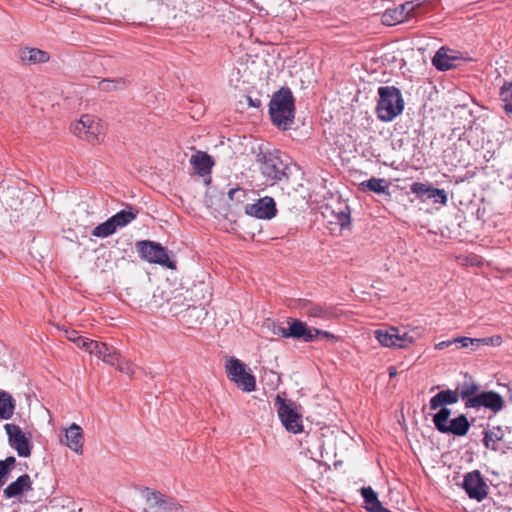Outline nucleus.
Segmentation results:
<instances>
[{"instance_id": "2", "label": "nucleus", "mask_w": 512, "mask_h": 512, "mask_svg": "<svg viewBox=\"0 0 512 512\" xmlns=\"http://www.w3.org/2000/svg\"><path fill=\"white\" fill-rule=\"evenodd\" d=\"M378 95L376 111L379 119L389 122L402 113L404 101L399 89L394 86H382L378 89Z\"/></svg>"}, {"instance_id": "13", "label": "nucleus", "mask_w": 512, "mask_h": 512, "mask_svg": "<svg viewBox=\"0 0 512 512\" xmlns=\"http://www.w3.org/2000/svg\"><path fill=\"white\" fill-rule=\"evenodd\" d=\"M4 428L8 435L10 446L16 450L20 457H29L31 454V443L22 429L12 423L6 424Z\"/></svg>"}, {"instance_id": "34", "label": "nucleus", "mask_w": 512, "mask_h": 512, "mask_svg": "<svg viewBox=\"0 0 512 512\" xmlns=\"http://www.w3.org/2000/svg\"><path fill=\"white\" fill-rule=\"evenodd\" d=\"M431 190H432V186H429V185L421 183V182H415L411 185L412 193L416 194L418 197L427 195V198H429V194H430Z\"/></svg>"}, {"instance_id": "35", "label": "nucleus", "mask_w": 512, "mask_h": 512, "mask_svg": "<svg viewBox=\"0 0 512 512\" xmlns=\"http://www.w3.org/2000/svg\"><path fill=\"white\" fill-rule=\"evenodd\" d=\"M429 199H433L435 203H440L445 205L447 203V193L444 189H438L432 187V190L429 194Z\"/></svg>"}, {"instance_id": "30", "label": "nucleus", "mask_w": 512, "mask_h": 512, "mask_svg": "<svg viewBox=\"0 0 512 512\" xmlns=\"http://www.w3.org/2000/svg\"><path fill=\"white\" fill-rule=\"evenodd\" d=\"M503 109L507 114L512 113V83H505L500 91Z\"/></svg>"}, {"instance_id": "36", "label": "nucleus", "mask_w": 512, "mask_h": 512, "mask_svg": "<svg viewBox=\"0 0 512 512\" xmlns=\"http://www.w3.org/2000/svg\"><path fill=\"white\" fill-rule=\"evenodd\" d=\"M228 197L232 201L242 203L247 197V192L243 188H233L228 192Z\"/></svg>"}, {"instance_id": "31", "label": "nucleus", "mask_w": 512, "mask_h": 512, "mask_svg": "<svg viewBox=\"0 0 512 512\" xmlns=\"http://www.w3.org/2000/svg\"><path fill=\"white\" fill-rule=\"evenodd\" d=\"M304 314L307 315L310 318H326L329 315V312L327 309L322 307L319 304H308L305 307H303Z\"/></svg>"}, {"instance_id": "17", "label": "nucleus", "mask_w": 512, "mask_h": 512, "mask_svg": "<svg viewBox=\"0 0 512 512\" xmlns=\"http://www.w3.org/2000/svg\"><path fill=\"white\" fill-rule=\"evenodd\" d=\"M287 323L289 325L290 338L299 339L304 342L314 341V328H310L306 323L294 318H288Z\"/></svg>"}, {"instance_id": "9", "label": "nucleus", "mask_w": 512, "mask_h": 512, "mask_svg": "<svg viewBox=\"0 0 512 512\" xmlns=\"http://www.w3.org/2000/svg\"><path fill=\"white\" fill-rule=\"evenodd\" d=\"M262 174L271 181H280L286 176L287 164L283 161L279 151L262 153L259 155Z\"/></svg>"}, {"instance_id": "22", "label": "nucleus", "mask_w": 512, "mask_h": 512, "mask_svg": "<svg viewBox=\"0 0 512 512\" xmlns=\"http://www.w3.org/2000/svg\"><path fill=\"white\" fill-rule=\"evenodd\" d=\"M32 481L28 474L19 476L15 481L10 483L4 489V495L6 498H13L25 491L31 490Z\"/></svg>"}, {"instance_id": "28", "label": "nucleus", "mask_w": 512, "mask_h": 512, "mask_svg": "<svg viewBox=\"0 0 512 512\" xmlns=\"http://www.w3.org/2000/svg\"><path fill=\"white\" fill-rule=\"evenodd\" d=\"M360 188L363 191H372L377 194L388 193V184L385 179L371 178L360 183Z\"/></svg>"}, {"instance_id": "32", "label": "nucleus", "mask_w": 512, "mask_h": 512, "mask_svg": "<svg viewBox=\"0 0 512 512\" xmlns=\"http://www.w3.org/2000/svg\"><path fill=\"white\" fill-rule=\"evenodd\" d=\"M125 86V81L122 79H116V80H110V79H103L99 83V87L102 91H113L116 89H121Z\"/></svg>"}, {"instance_id": "1", "label": "nucleus", "mask_w": 512, "mask_h": 512, "mask_svg": "<svg viewBox=\"0 0 512 512\" xmlns=\"http://www.w3.org/2000/svg\"><path fill=\"white\" fill-rule=\"evenodd\" d=\"M294 98L289 88H281L276 92L269 104L272 123L282 130L291 127L294 121Z\"/></svg>"}, {"instance_id": "27", "label": "nucleus", "mask_w": 512, "mask_h": 512, "mask_svg": "<svg viewBox=\"0 0 512 512\" xmlns=\"http://www.w3.org/2000/svg\"><path fill=\"white\" fill-rule=\"evenodd\" d=\"M479 388V385L472 378H469L461 383L455 391L458 392L459 398L467 402L468 399L476 396Z\"/></svg>"}, {"instance_id": "24", "label": "nucleus", "mask_w": 512, "mask_h": 512, "mask_svg": "<svg viewBox=\"0 0 512 512\" xmlns=\"http://www.w3.org/2000/svg\"><path fill=\"white\" fill-rule=\"evenodd\" d=\"M152 499L156 512H181V506L172 498H165L162 494L153 492Z\"/></svg>"}, {"instance_id": "26", "label": "nucleus", "mask_w": 512, "mask_h": 512, "mask_svg": "<svg viewBox=\"0 0 512 512\" xmlns=\"http://www.w3.org/2000/svg\"><path fill=\"white\" fill-rule=\"evenodd\" d=\"M361 495L364 499L365 508L369 512H379L382 509V504L378 499L376 492L371 487H363Z\"/></svg>"}, {"instance_id": "29", "label": "nucleus", "mask_w": 512, "mask_h": 512, "mask_svg": "<svg viewBox=\"0 0 512 512\" xmlns=\"http://www.w3.org/2000/svg\"><path fill=\"white\" fill-rule=\"evenodd\" d=\"M503 435L500 427L485 431L483 439L485 447L496 451L498 449L497 442L502 440Z\"/></svg>"}, {"instance_id": "25", "label": "nucleus", "mask_w": 512, "mask_h": 512, "mask_svg": "<svg viewBox=\"0 0 512 512\" xmlns=\"http://www.w3.org/2000/svg\"><path fill=\"white\" fill-rule=\"evenodd\" d=\"M15 400L5 391H0V419L8 420L12 417L15 410Z\"/></svg>"}, {"instance_id": "38", "label": "nucleus", "mask_w": 512, "mask_h": 512, "mask_svg": "<svg viewBox=\"0 0 512 512\" xmlns=\"http://www.w3.org/2000/svg\"><path fill=\"white\" fill-rule=\"evenodd\" d=\"M314 334V341H317V340H327V341H331V342H336L337 341V337L328 332V331H324V330H320V329H317V328H314L313 330Z\"/></svg>"}, {"instance_id": "47", "label": "nucleus", "mask_w": 512, "mask_h": 512, "mask_svg": "<svg viewBox=\"0 0 512 512\" xmlns=\"http://www.w3.org/2000/svg\"><path fill=\"white\" fill-rule=\"evenodd\" d=\"M388 373H389L390 378L395 377V376L397 375V369H396V367H394V366H390V367L388 368Z\"/></svg>"}, {"instance_id": "20", "label": "nucleus", "mask_w": 512, "mask_h": 512, "mask_svg": "<svg viewBox=\"0 0 512 512\" xmlns=\"http://www.w3.org/2000/svg\"><path fill=\"white\" fill-rule=\"evenodd\" d=\"M458 58L453 52L444 47L440 48L432 59L433 65L440 71H447L456 66Z\"/></svg>"}, {"instance_id": "44", "label": "nucleus", "mask_w": 512, "mask_h": 512, "mask_svg": "<svg viewBox=\"0 0 512 512\" xmlns=\"http://www.w3.org/2000/svg\"><path fill=\"white\" fill-rule=\"evenodd\" d=\"M452 344H456V342H454V339H452V340H446V341H441V342H439V343H437V344L435 345V349H437V350H443V349H445V348H447V347H450Z\"/></svg>"}, {"instance_id": "41", "label": "nucleus", "mask_w": 512, "mask_h": 512, "mask_svg": "<svg viewBox=\"0 0 512 512\" xmlns=\"http://www.w3.org/2000/svg\"><path fill=\"white\" fill-rule=\"evenodd\" d=\"M484 339V345L498 346L501 344L500 336L487 337Z\"/></svg>"}, {"instance_id": "6", "label": "nucleus", "mask_w": 512, "mask_h": 512, "mask_svg": "<svg viewBox=\"0 0 512 512\" xmlns=\"http://www.w3.org/2000/svg\"><path fill=\"white\" fill-rule=\"evenodd\" d=\"M225 370L227 377L244 392H252L256 389L255 376L246 371V365L235 357L226 359Z\"/></svg>"}, {"instance_id": "19", "label": "nucleus", "mask_w": 512, "mask_h": 512, "mask_svg": "<svg viewBox=\"0 0 512 512\" xmlns=\"http://www.w3.org/2000/svg\"><path fill=\"white\" fill-rule=\"evenodd\" d=\"M459 400L458 392L451 389L442 390L430 399L429 407L431 410L438 408H447V405H453Z\"/></svg>"}, {"instance_id": "5", "label": "nucleus", "mask_w": 512, "mask_h": 512, "mask_svg": "<svg viewBox=\"0 0 512 512\" xmlns=\"http://www.w3.org/2000/svg\"><path fill=\"white\" fill-rule=\"evenodd\" d=\"M277 413L285 429L297 434L303 431L302 415L297 411V405L277 395L275 398Z\"/></svg>"}, {"instance_id": "8", "label": "nucleus", "mask_w": 512, "mask_h": 512, "mask_svg": "<svg viewBox=\"0 0 512 512\" xmlns=\"http://www.w3.org/2000/svg\"><path fill=\"white\" fill-rule=\"evenodd\" d=\"M137 251L142 259L174 269L175 263L170 260L168 253L159 243L143 240L136 243Z\"/></svg>"}, {"instance_id": "10", "label": "nucleus", "mask_w": 512, "mask_h": 512, "mask_svg": "<svg viewBox=\"0 0 512 512\" xmlns=\"http://www.w3.org/2000/svg\"><path fill=\"white\" fill-rule=\"evenodd\" d=\"M71 130L76 136L90 143L98 142L102 134L100 120L92 115H83L72 125Z\"/></svg>"}, {"instance_id": "33", "label": "nucleus", "mask_w": 512, "mask_h": 512, "mask_svg": "<svg viewBox=\"0 0 512 512\" xmlns=\"http://www.w3.org/2000/svg\"><path fill=\"white\" fill-rule=\"evenodd\" d=\"M116 369L128 376H133L134 374V367L133 365L127 361L126 359H123L121 355L119 354V359L116 360V364L114 365Z\"/></svg>"}, {"instance_id": "15", "label": "nucleus", "mask_w": 512, "mask_h": 512, "mask_svg": "<svg viewBox=\"0 0 512 512\" xmlns=\"http://www.w3.org/2000/svg\"><path fill=\"white\" fill-rule=\"evenodd\" d=\"M245 212L258 219H271L276 215L277 209L274 199L265 196L255 203L246 205Z\"/></svg>"}, {"instance_id": "16", "label": "nucleus", "mask_w": 512, "mask_h": 512, "mask_svg": "<svg viewBox=\"0 0 512 512\" xmlns=\"http://www.w3.org/2000/svg\"><path fill=\"white\" fill-rule=\"evenodd\" d=\"M61 443L66 445L70 450L76 454L83 453L84 436L82 428L78 424H71L65 430V438L61 440Z\"/></svg>"}, {"instance_id": "37", "label": "nucleus", "mask_w": 512, "mask_h": 512, "mask_svg": "<svg viewBox=\"0 0 512 512\" xmlns=\"http://www.w3.org/2000/svg\"><path fill=\"white\" fill-rule=\"evenodd\" d=\"M76 345L87 351L88 353L92 354L93 353V348H94V345L96 344L97 341L95 340H92V339H89V338H85V337H80V338H77L76 339Z\"/></svg>"}, {"instance_id": "18", "label": "nucleus", "mask_w": 512, "mask_h": 512, "mask_svg": "<svg viewBox=\"0 0 512 512\" xmlns=\"http://www.w3.org/2000/svg\"><path fill=\"white\" fill-rule=\"evenodd\" d=\"M19 59L23 65L29 66L48 62L50 55L38 48L25 47L19 50Z\"/></svg>"}, {"instance_id": "48", "label": "nucleus", "mask_w": 512, "mask_h": 512, "mask_svg": "<svg viewBox=\"0 0 512 512\" xmlns=\"http://www.w3.org/2000/svg\"><path fill=\"white\" fill-rule=\"evenodd\" d=\"M248 100H249V104H250L251 106H253V107H259V105H260V101H259V100H257V101H253L250 97L248 98Z\"/></svg>"}, {"instance_id": "40", "label": "nucleus", "mask_w": 512, "mask_h": 512, "mask_svg": "<svg viewBox=\"0 0 512 512\" xmlns=\"http://www.w3.org/2000/svg\"><path fill=\"white\" fill-rule=\"evenodd\" d=\"M272 332L274 335L283 337V338H290L289 335V327H283L281 324L273 323Z\"/></svg>"}, {"instance_id": "39", "label": "nucleus", "mask_w": 512, "mask_h": 512, "mask_svg": "<svg viewBox=\"0 0 512 512\" xmlns=\"http://www.w3.org/2000/svg\"><path fill=\"white\" fill-rule=\"evenodd\" d=\"M207 315V313L205 312V310L203 308H198V307H190L188 308L185 316L191 318V317H195L196 318V322H198L199 320L203 319L205 316Z\"/></svg>"}, {"instance_id": "4", "label": "nucleus", "mask_w": 512, "mask_h": 512, "mask_svg": "<svg viewBox=\"0 0 512 512\" xmlns=\"http://www.w3.org/2000/svg\"><path fill=\"white\" fill-rule=\"evenodd\" d=\"M451 410L449 408H441L433 416V423L435 428L445 434H453L455 436H464L470 428V423L467 417L463 414L454 419L449 420Z\"/></svg>"}, {"instance_id": "43", "label": "nucleus", "mask_w": 512, "mask_h": 512, "mask_svg": "<svg viewBox=\"0 0 512 512\" xmlns=\"http://www.w3.org/2000/svg\"><path fill=\"white\" fill-rule=\"evenodd\" d=\"M65 336L68 340L72 341L73 343H76V339L80 338L81 336L78 335V332L75 330H65Z\"/></svg>"}, {"instance_id": "42", "label": "nucleus", "mask_w": 512, "mask_h": 512, "mask_svg": "<svg viewBox=\"0 0 512 512\" xmlns=\"http://www.w3.org/2000/svg\"><path fill=\"white\" fill-rule=\"evenodd\" d=\"M454 342L459 343L462 348H468L470 347V343H472L471 338L469 337H457L454 338Z\"/></svg>"}, {"instance_id": "7", "label": "nucleus", "mask_w": 512, "mask_h": 512, "mask_svg": "<svg viewBox=\"0 0 512 512\" xmlns=\"http://www.w3.org/2000/svg\"><path fill=\"white\" fill-rule=\"evenodd\" d=\"M138 211H134L132 207L121 210L105 222L97 225L92 235L99 238H106L114 234L117 229L123 228L136 219Z\"/></svg>"}, {"instance_id": "3", "label": "nucleus", "mask_w": 512, "mask_h": 512, "mask_svg": "<svg viewBox=\"0 0 512 512\" xmlns=\"http://www.w3.org/2000/svg\"><path fill=\"white\" fill-rule=\"evenodd\" d=\"M375 338L378 342L385 347L405 348L415 342L418 334L415 330H407L404 327H388L384 329H377Z\"/></svg>"}, {"instance_id": "12", "label": "nucleus", "mask_w": 512, "mask_h": 512, "mask_svg": "<svg viewBox=\"0 0 512 512\" xmlns=\"http://www.w3.org/2000/svg\"><path fill=\"white\" fill-rule=\"evenodd\" d=\"M462 487L469 498L478 502L484 500L488 495V485L478 470L469 472L464 476Z\"/></svg>"}, {"instance_id": "21", "label": "nucleus", "mask_w": 512, "mask_h": 512, "mask_svg": "<svg viewBox=\"0 0 512 512\" xmlns=\"http://www.w3.org/2000/svg\"><path fill=\"white\" fill-rule=\"evenodd\" d=\"M190 163L194 172L200 176L209 174L213 166L212 158L207 153L200 151L191 156Z\"/></svg>"}, {"instance_id": "14", "label": "nucleus", "mask_w": 512, "mask_h": 512, "mask_svg": "<svg viewBox=\"0 0 512 512\" xmlns=\"http://www.w3.org/2000/svg\"><path fill=\"white\" fill-rule=\"evenodd\" d=\"M418 4L413 1L405 2L398 7L387 9L381 17V21L386 26H394L407 21L414 16V11Z\"/></svg>"}, {"instance_id": "45", "label": "nucleus", "mask_w": 512, "mask_h": 512, "mask_svg": "<svg viewBox=\"0 0 512 512\" xmlns=\"http://www.w3.org/2000/svg\"><path fill=\"white\" fill-rule=\"evenodd\" d=\"M472 343H470L471 349L474 351L477 348H479L481 345H484V339L483 338H471Z\"/></svg>"}, {"instance_id": "46", "label": "nucleus", "mask_w": 512, "mask_h": 512, "mask_svg": "<svg viewBox=\"0 0 512 512\" xmlns=\"http://www.w3.org/2000/svg\"><path fill=\"white\" fill-rule=\"evenodd\" d=\"M349 222V216L346 214H342L340 216V225L344 227Z\"/></svg>"}, {"instance_id": "23", "label": "nucleus", "mask_w": 512, "mask_h": 512, "mask_svg": "<svg viewBox=\"0 0 512 512\" xmlns=\"http://www.w3.org/2000/svg\"><path fill=\"white\" fill-rule=\"evenodd\" d=\"M92 354L111 366H114L119 359V352L114 347L98 341L94 345Z\"/></svg>"}, {"instance_id": "11", "label": "nucleus", "mask_w": 512, "mask_h": 512, "mask_svg": "<svg viewBox=\"0 0 512 512\" xmlns=\"http://www.w3.org/2000/svg\"><path fill=\"white\" fill-rule=\"evenodd\" d=\"M481 407L497 413L503 409L504 399L499 393L494 391H478L475 397L468 399L467 402H465V408L467 409H479Z\"/></svg>"}]
</instances>
